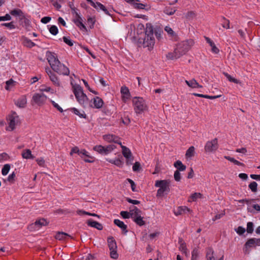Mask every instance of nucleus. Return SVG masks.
Segmentation results:
<instances>
[{
	"label": "nucleus",
	"instance_id": "a211bd4d",
	"mask_svg": "<svg viewBox=\"0 0 260 260\" xmlns=\"http://www.w3.org/2000/svg\"><path fill=\"white\" fill-rule=\"evenodd\" d=\"M87 224L88 226L94 228L99 230H102L103 228V225L95 221H93L91 219H89L87 221Z\"/></svg>",
	"mask_w": 260,
	"mask_h": 260
},
{
	"label": "nucleus",
	"instance_id": "7c9ffc66",
	"mask_svg": "<svg viewBox=\"0 0 260 260\" xmlns=\"http://www.w3.org/2000/svg\"><path fill=\"white\" fill-rule=\"evenodd\" d=\"M71 111L73 112L75 114L79 116L80 118H86L87 116L83 111V113H81L77 109L75 108H72L71 109Z\"/></svg>",
	"mask_w": 260,
	"mask_h": 260
},
{
	"label": "nucleus",
	"instance_id": "69168bd1",
	"mask_svg": "<svg viewBox=\"0 0 260 260\" xmlns=\"http://www.w3.org/2000/svg\"><path fill=\"white\" fill-rule=\"evenodd\" d=\"M16 176L15 173L14 172H13L12 174L9 175L7 180L10 182L13 183L14 181V178Z\"/></svg>",
	"mask_w": 260,
	"mask_h": 260
},
{
	"label": "nucleus",
	"instance_id": "7ed1b4c3",
	"mask_svg": "<svg viewBox=\"0 0 260 260\" xmlns=\"http://www.w3.org/2000/svg\"><path fill=\"white\" fill-rule=\"evenodd\" d=\"M145 37L143 39V45L144 47H148L149 50H151L155 44V39L153 37L154 30L151 23H147L145 28Z\"/></svg>",
	"mask_w": 260,
	"mask_h": 260
},
{
	"label": "nucleus",
	"instance_id": "6ab92c4d",
	"mask_svg": "<svg viewBox=\"0 0 260 260\" xmlns=\"http://www.w3.org/2000/svg\"><path fill=\"white\" fill-rule=\"evenodd\" d=\"M27 103V100L25 96H22L15 101V104L19 108H24Z\"/></svg>",
	"mask_w": 260,
	"mask_h": 260
},
{
	"label": "nucleus",
	"instance_id": "20e7f679",
	"mask_svg": "<svg viewBox=\"0 0 260 260\" xmlns=\"http://www.w3.org/2000/svg\"><path fill=\"white\" fill-rule=\"evenodd\" d=\"M72 85L73 91L78 102L83 107L85 108L88 104V98L83 92L82 87L79 84Z\"/></svg>",
	"mask_w": 260,
	"mask_h": 260
},
{
	"label": "nucleus",
	"instance_id": "4d7b16f0",
	"mask_svg": "<svg viewBox=\"0 0 260 260\" xmlns=\"http://www.w3.org/2000/svg\"><path fill=\"white\" fill-rule=\"evenodd\" d=\"M141 165L139 162H136L133 166V170L134 172H138L141 169Z\"/></svg>",
	"mask_w": 260,
	"mask_h": 260
},
{
	"label": "nucleus",
	"instance_id": "4c0bfd02",
	"mask_svg": "<svg viewBox=\"0 0 260 260\" xmlns=\"http://www.w3.org/2000/svg\"><path fill=\"white\" fill-rule=\"evenodd\" d=\"M176 11V9H174L171 7H166L164 9V12L168 15H172L175 13Z\"/></svg>",
	"mask_w": 260,
	"mask_h": 260
},
{
	"label": "nucleus",
	"instance_id": "e433bc0d",
	"mask_svg": "<svg viewBox=\"0 0 260 260\" xmlns=\"http://www.w3.org/2000/svg\"><path fill=\"white\" fill-rule=\"evenodd\" d=\"M214 251L212 248H208L206 254L207 260H215L213 256Z\"/></svg>",
	"mask_w": 260,
	"mask_h": 260
},
{
	"label": "nucleus",
	"instance_id": "338daca9",
	"mask_svg": "<svg viewBox=\"0 0 260 260\" xmlns=\"http://www.w3.org/2000/svg\"><path fill=\"white\" fill-rule=\"evenodd\" d=\"M165 31H166L168 34L172 36H174L175 33L174 31L173 30V29L169 26H166L165 28Z\"/></svg>",
	"mask_w": 260,
	"mask_h": 260
},
{
	"label": "nucleus",
	"instance_id": "774afa93",
	"mask_svg": "<svg viewBox=\"0 0 260 260\" xmlns=\"http://www.w3.org/2000/svg\"><path fill=\"white\" fill-rule=\"evenodd\" d=\"M198 250L193 249L192 251L191 260H197L198 257Z\"/></svg>",
	"mask_w": 260,
	"mask_h": 260
},
{
	"label": "nucleus",
	"instance_id": "58836bf2",
	"mask_svg": "<svg viewBox=\"0 0 260 260\" xmlns=\"http://www.w3.org/2000/svg\"><path fill=\"white\" fill-rule=\"evenodd\" d=\"M185 83L189 87L193 88H196V85H197V82L194 79H192L189 81L185 80Z\"/></svg>",
	"mask_w": 260,
	"mask_h": 260
},
{
	"label": "nucleus",
	"instance_id": "c03bdc74",
	"mask_svg": "<svg viewBox=\"0 0 260 260\" xmlns=\"http://www.w3.org/2000/svg\"><path fill=\"white\" fill-rule=\"evenodd\" d=\"M10 169V165L9 164L5 165L2 169V174L4 176L7 175Z\"/></svg>",
	"mask_w": 260,
	"mask_h": 260
},
{
	"label": "nucleus",
	"instance_id": "a18cd8bd",
	"mask_svg": "<svg viewBox=\"0 0 260 260\" xmlns=\"http://www.w3.org/2000/svg\"><path fill=\"white\" fill-rule=\"evenodd\" d=\"M247 232L251 234L253 232V223L252 222H248L247 223Z\"/></svg>",
	"mask_w": 260,
	"mask_h": 260
},
{
	"label": "nucleus",
	"instance_id": "f8f14e48",
	"mask_svg": "<svg viewBox=\"0 0 260 260\" xmlns=\"http://www.w3.org/2000/svg\"><path fill=\"white\" fill-rule=\"evenodd\" d=\"M104 104L103 100L99 96H95L90 101L89 106L96 109H100L102 107Z\"/></svg>",
	"mask_w": 260,
	"mask_h": 260
},
{
	"label": "nucleus",
	"instance_id": "3c124183",
	"mask_svg": "<svg viewBox=\"0 0 260 260\" xmlns=\"http://www.w3.org/2000/svg\"><path fill=\"white\" fill-rule=\"evenodd\" d=\"M80 152L81 153H80V154L79 155L80 156V157L82 158H84V156H86L89 158H92V157H91L90 156H89L88 155V153L87 151H86L85 149H81L80 150Z\"/></svg>",
	"mask_w": 260,
	"mask_h": 260
},
{
	"label": "nucleus",
	"instance_id": "09e8293b",
	"mask_svg": "<svg viewBox=\"0 0 260 260\" xmlns=\"http://www.w3.org/2000/svg\"><path fill=\"white\" fill-rule=\"evenodd\" d=\"M1 25V26H6L10 29H14L16 28L15 26L14 25V23L13 21L9 22V23H2Z\"/></svg>",
	"mask_w": 260,
	"mask_h": 260
},
{
	"label": "nucleus",
	"instance_id": "8fccbe9b",
	"mask_svg": "<svg viewBox=\"0 0 260 260\" xmlns=\"http://www.w3.org/2000/svg\"><path fill=\"white\" fill-rule=\"evenodd\" d=\"M62 39L63 42L69 46H72L73 45L74 41L71 40L69 38L64 36L63 37Z\"/></svg>",
	"mask_w": 260,
	"mask_h": 260
},
{
	"label": "nucleus",
	"instance_id": "c756f323",
	"mask_svg": "<svg viewBox=\"0 0 260 260\" xmlns=\"http://www.w3.org/2000/svg\"><path fill=\"white\" fill-rule=\"evenodd\" d=\"M223 74L225 76V77L227 78V79L230 82H234L236 84H241V83L239 80L233 78L230 75H229L228 73H227L226 72H223Z\"/></svg>",
	"mask_w": 260,
	"mask_h": 260
},
{
	"label": "nucleus",
	"instance_id": "9d476101",
	"mask_svg": "<svg viewBox=\"0 0 260 260\" xmlns=\"http://www.w3.org/2000/svg\"><path fill=\"white\" fill-rule=\"evenodd\" d=\"M218 148V141L215 138L208 141L205 146V151L206 152H212L215 151Z\"/></svg>",
	"mask_w": 260,
	"mask_h": 260
},
{
	"label": "nucleus",
	"instance_id": "dca6fc26",
	"mask_svg": "<svg viewBox=\"0 0 260 260\" xmlns=\"http://www.w3.org/2000/svg\"><path fill=\"white\" fill-rule=\"evenodd\" d=\"M120 92L122 94V99L123 101L126 102L127 100L129 99L131 94L128 88L126 86H122L121 87Z\"/></svg>",
	"mask_w": 260,
	"mask_h": 260
},
{
	"label": "nucleus",
	"instance_id": "f03ea898",
	"mask_svg": "<svg viewBox=\"0 0 260 260\" xmlns=\"http://www.w3.org/2000/svg\"><path fill=\"white\" fill-rule=\"evenodd\" d=\"M46 57L51 69L54 72L59 75H68L69 74V68L60 62L55 53L47 51Z\"/></svg>",
	"mask_w": 260,
	"mask_h": 260
},
{
	"label": "nucleus",
	"instance_id": "603ef678",
	"mask_svg": "<svg viewBox=\"0 0 260 260\" xmlns=\"http://www.w3.org/2000/svg\"><path fill=\"white\" fill-rule=\"evenodd\" d=\"M138 2H135L133 5L134 7L138 9H144L145 6V5L141 3H138Z\"/></svg>",
	"mask_w": 260,
	"mask_h": 260
},
{
	"label": "nucleus",
	"instance_id": "bb28decb",
	"mask_svg": "<svg viewBox=\"0 0 260 260\" xmlns=\"http://www.w3.org/2000/svg\"><path fill=\"white\" fill-rule=\"evenodd\" d=\"M141 215V214L133 218L134 221L139 226H142L145 224V221L143 220V217H142Z\"/></svg>",
	"mask_w": 260,
	"mask_h": 260
},
{
	"label": "nucleus",
	"instance_id": "473e14b6",
	"mask_svg": "<svg viewBox=\"0 0 260 260\" xmlns=\"http://www.w3.org/2000/svg\"><path fill=\"white\" fill-rule=\"evenodd\" d=\"M194 152V147L193 146H190L186 152V157L190 158L193 156Z\"/></svg>",
	"mask_w": 260,
	"mask_h": 260
},
{
	"label": "nucleus",
	"instance_id": "393cba45",
	"mask_svg": "<svg viewBox=\"0 0 260 260\" xmlns=\"http://www.w3.org/2000/svg\"><path fill=\"white\" fill-rule=\"evenodd\" d=\"M174 166L177 169V171H184L186 168V166L184 165L180 160L176 161L174 163Z\"/></svg>",
	"mask_w": 260,
	"mask_h": 260
},
{
	"label": "nucleus",
	"instance_id": "ea45409f",
	"mask_svg": "<svg viewBox=\"0 0 260 260\" xmlns=\"http://www.w3.org/2000/svg\"><path fill=\"white\" fill-rule=\"evenodd\" d=\"M107 160L109 162L114 164L115 165H116L118 167H121L123 165V162L119 159H117L115 160L110 159V160Z\"/></svg>",
	"mask_w": 260,
	"mask_h": 260
},
{
	"label": "nucleus",
	"instance_id": "de8ad7c7",
	"mask_svg": "<svg viewBox=\"0 0 260 260\" xmlns=\"http://www.w3.org/2000/svg\"><path fill=\"white\" fill-rule=\"evenodd\" d=\"M50 32L53 35H56L58 32V28L55 25H52L49 28Z\"/></svg>",
	"mask_w": 260,
	"mask_h": 260
},
{
	"label": "nucleus",
	"instance_id": "39448f33",
	"mask_svg": "<svg viewBox=\"0 0 260 260\" xmlns=\"http://www.w3.org/2000/svg\"><path fill=\"white\" fill-rule=\"evenodd\" d=\"M170 181L169 180H157L155 183V186L159 187L157 191L156 197H159L164 196V193L167 194L170 190Z\"/></svg>",
	"mask_w": 260,
	"mask_h": 260
},
{
	"label": "nucleus",
	"instance_id": "72a5a7b5",
	"mask_svg": "<svg viewBox=\"0 0 260 260\" xmlns=\"http://www.w3.org/2000/svg\"><path fill=\"white\" fill-rule=\"evenodd\" d=\"M224 158L232 162H233L235 165H238V166H244V164L243 163H242L238 160L235 159V158L231 157L229 156H225Z\"/></svg>",
	"mask_w": 260,
	"mask_h": 260
},
{
	"label": "nucleus",
	"instance_id": "79ce46f5",
	"mask_svg": "<svg viewBox=\"0 0 260 260\" xmlns=\"http://www.w3.org/2000/svg\"><path fill=\"white\" fill-rule=\"evenodd\" d=\"M116 138V136L111 134H108L103 136L104 140L109 142H112V140H113V138Z\"/></svg>",
	"mask_w": 260,
	"mask_h": 260
},
{
	"label": "nucleus",
	"instance_id": "5fc2aeb1",
	"mask_svg": "<svg viewBox=\"0 0 260 260\" xmlns=\"http://www.w3.org/2000/svg\"><path fill=\"white\" fill-rule=\"evenodd\" d=\"M235 231L239 235H242L245 232L246 230L244 228L241 226H239L237 229H235Z\"/></svg>",
	"mask_w": 260,
	"mask_h": 260
},
{
	"label": "nucleus",
	"instance_id": "f3484780",
	"mask_svg": "<svg viewBox=\"0 0 260 260\" xmlns=\"http://www.w3.org/2000/svg\"><path fill=\"white\" fill-rule=\"evenodd\" d=\"M256 238H251L247 240L244 245V251L245 253H249L248 248L255 245Z\"/></svg>",
	"mask_w": 260,
	"mask_h": 260
},
{
	"label": "nucleus",
	"instance_id": "0eeeda50",
	"mask_svg": "<svg viewBox=\"0 0 260 260\" xmlns=\"http://www.w3.org/2000/svg\"><path fill=\"white\" fill-rule=\"evenodd\" d=\"M108 247L110 250V256L114 259L118 257V254L117 252L116 242L113 237H108L107 239Z\"/></svg>",
	"mask_w": 260,
	"mask_h": 260
},
{
	"label": "nucleus",
	"instance_id": "f257e3e1",
	"mask_svg": "<svg viewBox=\"0 0 260 260\" xmlns=\"http://www.w3.org/2000/svg\"><path fill=\"white\" fill-rule=\"evenodd\" d=\"M194 44L193 40L191 39L182 41L178 43L173 52H169L166 55V57L168 59H177L185 54Z\"/></svg>",
	"mask_w": 260,
	"mask_h": 260
},
{
	"label": "nucleus",
	"instance_id": "2eb2a0df",
	"mask_svg": "<svg viewBox=\"0 0 260 260\" xmlns=\"http://www.w3.org/2000/svg\"><path fill=\"white\" fill-rule=\"evenodd\" d=\"M18 20L20 24L26 29H28L30 27V21L26 18L24 14L18 18Z\"/></svg>",
	"mask_w": 260,
	"mask_h": 260
},
{
	"label": "nucleus",
	"instance_id": "cd10ccee",
	"mask_svg": "<svg viewBox=\"0 0 260 260\" xmlns=\"http://www.w3.org/2000/svg\"><path fill=\"white\" fill-rule=\"evenodd\" d=\"M23 44L24 46L28 47V48H32V47L35 46L36 44L32 42L30 40L28 39L27 38H24L23 40Z\"/></svg>",
	"mask_w": 260,
	"mask_h": 260
},
{
	"label": "nucleus",
	"instance_id": "e2e57ef3",
	"mask_svg": "<svg viewBox=\"0 0 260 260\" xmlns=\"http://www.w3.org/2000/svg\"><path fill=\"white\" fill-rule=\"evenodd\" d=\"M202 197V194L200 193L195 192L191 194L190 198L192 201H196L198 198H200Z\"/></svg>",
	"mask_w": 260,
	"mask_h": 260
},
{
	"label": "nucleus",
	"instance_id": "4be33fe9",
	"mask_svg": "<svg viewBox=\"0 0 260 260\" xmlns=\"http://www.w3.org/2000/svg\"><path fill=\"white\" fill-rule=\"evenodd\" d=\"M114 223L120 228L124 234H126L127 233V225L125 224L123 221L116 219H114Z\"/></svg>",
	"mask_w": 260,
	"mask_h": 260
},
{
	"label": "nucleus",
	"instance_id": "b1692460",
	"mask_svg": "<svg viewBox=\"0 0 260 260\" xmlns=\"http://www.w3.org/2000/svg\"><path fill=\"white\" fill-rule=\"evenodd\" d=\"M34 223L38 230L40 229L42 226H45L48 224V222H47L44 218H42L36 220Z\"/></svg>",
	"mask_w": 260,
	"mask_h": 260
},
{
	"label": "nucleus",
	"instance_id": "c85d7f7f",
	"mask_svg": "<svg viewBox=\"0 0 260 260\" xmlns=\"http://www.w3.org/2000/svg\"><path fill=\"white\" fill-rule=\"evenodd\" d=\"M49 77L50 80L53 82V83L55 85H56L57 86H60V82H59L57 77L54 73L52 74Z\"/></svg>",
	"mask_w": 260,
	"mask_h": 260
},
{
	"label": "nucleus",
	"instance_id": "412c9836",
	"mask_svg": "<svg viewBox=\"0 0 260 260\" xmlns=\"http://www.w3.org/2000/svg\"><path fill=\"white\" fill-rule=\"evenodd\" d=\"M129 209L131 217L132 218L140 215L142 213V211L136 206H132L129 208Z\"/></svg>",
	"mask_w": 260,
	"mask_h": 260
},
{
	"label": "nucleus",
	"instance_id": "864d4df0",
	"mask_svg": "<svg viewBox=\"0 0 260 260\" xmlns=\"http://www.w3.org/2000/svg\"><path fill=\"white\" fill-rule=\"evenodd\" d=\"M154 32L156 38L159 40L161 38V34L163 32L162 30L160 29H155Z\"/></svg>",
	"mask_w": 260,
	"mask_h": 260
},
{
	"label": "nucleus",
	"instance_id": "a878e982",
	"mask_svg": "<svg viewBox=\"0 0 260 260\" xmlns=\"http://www.w3.org/2000/svg\"><path fill=\"white\" fill-rule=\"evenodd\" d=\"M179 243L180 244V246L179 247V250L182 252L183 253L186 254L187 253V248L186 246V244L183 242V240L182 238H179Z\"/></svg>",
	"mask_w": 260,
	"mask_h": 260
},
{
	"label": "nucleus",
	"instance_id": "f704fd0d",
	"mask_svg": "<svg viewBox=\"0 0 260 260\" xmlns=\"http://www.w3.org/2000/svg\"><path fill=\"white\" fill-rule=\"evenodd\" d=\"M10 14L14 16H18L19 17V18L24 13H23V12H22V11L21 10L18 9H14V10H12L10 12Z\"/></svg>",
	"mask_w": 260,
	"mask_h": 260
},
{
	"label": "nucleus",
	"instance_id": "680f3d73",
	"mask_svg": "<svg viewBox=\"0 0 260 260\" xmlns=\"http://www.w3.org/2000/svg\"><path fill=\"white\" fill-rule=\"evenodd\" d=\"M80 150H79V149L78 147H77V146L74 147L71 149L70 154L72 155H73V153H77L79 155L80 153H81Z\"/></svg>",
	"mask_w": 260,
	"mask_h": 260
},
{
	"label": "nucleus",
	"instance_id": "9b49d317",
	"mask_svg": "<svg viewBox=\"0 0 260 260\" xmlns=\"http://www.w3.org/2000/svg\"><path fill=\"white\" fill-rule=\"evenodd\" d=\"M19 117L16 112H12V114L9 116V125L11 131L15 128V125L18 123Z\"/></svg>",
	"mask_w": 260,
	"mask_h": 260
},
{
	"label": "nucleus",
	"instance_id": "37998d69",
	"mask_svg": "<svg viewBox=\"0 0 260 260\" xmlns=\"http://www.w3.org/2000/svg\"><path fill=\"white\" fill-rule=\"evenodd\" d=\"M77 212L78 214H82L88 215H90V216H92L98 217V218L100 217V216L96 214L91 213H89V212H88L82 210H79L77 211Z\"/></svg>",
	"mask_w": 260,
	"mask_h": 260
},
{
	"label": "nucleus",
	"instance_id": "1a4fd4ad",
	"mask_svg": "<svg viewBox=\"0 0 260 260\" xmlns=\"http://www.w3.org/2000/svg\"><path fill=\"white\" fill-rule=\"evenodd\" d=\"M46 100L47 96L44 94L42 93H35L32 96L31 104L33 105L35 104L38 106H41L45 103Z\"/></svg>",
	"mask_w": 260,
	"mask_h": 260
},
{
	"label": "nucleus",
	"instance_id": "423d86ee",
	"mask_svg": "<svg viewBox=\"0 0 260 260\" xmlns=\"http://www.w3.org/2000/svg\"><path fill=\"white\" fill-rule=\"evenodd\" d=\"M134 109L135 112L141 114L147 109V105L142 98L135 96L133 99Z\"/></svg>",
	"mask_w": 260,
	"mask_h": 260
},
{
	"label": "nucleus",
	"instance_id": "052dcab7",
	"mask_svg": "<svg viewBox=\"0 0 260 260\" xmlns=\"http://www.w3.org/2000/svg\"><path fill=\"white\" fill-rule=\"evenodd\" d=\"M174 179L176 181H180L181 180V174L179 171H176L174 175Z\"/></svg>",
	"mask_w": 260,
	"mask_h": 260
},
{
	"label": "nucleus",
	"instance_id": "6e6552de",
	"mask_svg": "<svg viewBox=\"0 0 260 260\" xmlns=\"http://www.w3.org/2000/svg\"><path fill=\"white\" fill-rule=\"evenodd\" d=\"M115 148L116 146L113 144L109 145L106 147H104L102 145H96L93 147V150L101 154L106 155L111 152Z\"/></svg>",
	"mask_w": 260,
	"mask_h": 260
},
{
	"label": "nucleus",
	"instance_id": "49530a36",
	"mask_svg": "<svg viewBox=\"0 0 260 260\" xmlns=\"http://www.w3.org/2000/svg\"><path fill=\"white\" fill-rule=\"evenodd\" d=\"M71 212L69 209H58L54 211V213L56 214H67L70 213Z\"/></svg>",
	"mask_w": 260,
	"mask_h": 260
},
{
	"label": "nucleus",
	"instance_id": "0e129e2a",
	"mask_svg": "<svg viewBox=\"0 0 260 260\" xmlns=\"http://www.w3.org/2000/svg\"><path fill=\"white\" fill-rule=\"evenodd\" d=\"M93 7L95 9H96L97 10H102L105 7V6L103 4H101L99 2L95 3V5H94V6H93Z\"/></svg>",
	"mask_w": 260,
	"mask_h": 260
},
{
	"label": "nucleus",
	"instance_id": "bf43d9fd",
	"mask_svg": "<svg viewBox=\"0 0 260 260\" xmlns=\"http://www.w3.org/2000/svg\"><path fill=\"white\" fill-rule=\"evenodd\" d=\"M121 216L125 219L129 218L131 217L130 211L128 212L127 211H121L120 212Z\"/></svg>",
	"mask_w": 260,
	"mask_h": 260
},
{
	"label": "nucleus",
	"instance_id": "13d9d810",
	"mask_svg": "<svg viewBox=\"0 0 260 260\" xmlns=\"http://www.w3.org/2000/svg\"><path fill=\"white\" fill-rule=\"evenodd\" d=\"M223 19L224 20V22L222 24V26L223 27L225 28L226 29L230 28V21L229 20L226 19L225 17H223Z\"/></svg>",
	"mask_w": 260,
	"mask_h": 260
},
{
	"label": "nucleus",
	"instance_id": "6e6d98bb",
	"mask_svg": "<svg viewBox=\"0 0 260 260\" xmlns=\"http://www.w3.org/2000/svg\"><path fill=\"white\" fill-rule=\"evenodd\" d=\"M95 21L94 19L93 18L89 17L87 18V23L89 25L90 28H93Z\"/></svg>",
	"mask_w": 260,
	"mask_h": 260
},
{
	"label": "nucleus",
	"instance_id": "5701e85b",
	"mask_svg": "<svg viewBox=\"0 0 260 260\" xmlns=\"http://www.w3.org/2000/svg\"><path fill=\"white\" fill-rule=\"evenodd\" d=\"M205 39L207 41V42L208 43H209L210 45V46L212 48V51L215 53V54H217L219 53V49L216 47V46H215L214 43L208 37H205Z\"/></svg>",
	"mask_w": 260,
	"mask_h": 260
},
{
	"label": "nucleus",
	"instance_id": "aec40b11",
	"mask_svg": "<svg viewBox=\"0 0 260 260\" xmlns=\"http://www.w3.org/2000/svg\"><path fill=\"white\" fill-rule=\"evenodd\" d=\"M190 211V209H189L186 206H179L177 207L176 210H175L174 214L176 215H179L187 212H189Z\"/></svg>",
	"mask_w": 260,
	"mask_h": 260
},
{
	"label": "nucleus",
	"instance_id": "2f4dec72",
	"mask_svg": "<svg viewBox=\"0 0 260 260\" xmlns=\"http://www.w3.org/2000/svg\"><path fill=\"white\" fill-rule=\"evenodd\" d=\"M22 156L23 158L25 159H33L34 158L29 149H26L25 152L22 153Z\"/></svg>",
	"mask_w": 260,
	"mask_h": 260
},
{
	"label": "nucleus",
	"instance_id": "ddd939ff",
	"mask_svg": "<svg viewBox=\"0 0 260 260\" xmlns=\"http://www.w3.org/2000/svg\"><path fill=\"white\" fill-rule=\"evenodd\" d=\"M121 147L122 148L123 155L127 159V165H131L132 161L133 160V158H132V156L131 150H129V148L123 145H121Z\"/></svg>",
	"mask_w": 260,
	"mask_h": 260
},
{
	"label": "nucleus",
	"instance_id": "c9c22d12",
	"mask_svg": "<svg viewBox=\"0 0 260 260\" xmlns=\"http://www.w3.org/2000/svg\"><path fill=\"white\" fill-rule=\"evenodd\" d=\"M66 236H69L68 234L64 232H58L55 237L56 239L59 240H62L64 239Z\"/></svg>",
	"mask_w": 260,
	"mask_h": 260
},
{
	"label": "nucleus",
	"instance_id": "4468645a",
	"mask_svg": "<svg viewBox=\"0 0 260 260\" xmlns=\"http://www.w3.org/2000/svg\"><path fill=\"white\" fill-rule=\"evenodd\" d=\"M74 23L82 30L87 31V28L83 24V20L78 13H76V16L73 19Z\"/></svg>",
	"mask_w": 260,
	"mask_h": 260
},
{
	"label": "nucleus",
	"instance_id": "a19ab883",
	"mask_svg": "<svg viewBox=\"0 0 260 260\" xmlns=\"http://www.w3.org/2000/svg\"><path fill=\"white\" fill-rule=\"evenodd\" d=\"M249 187L253 192H255L257 190V184L256 182L253 181L249 184Z\"/></svg>",
	"mask_w": 260,
	"mask_h": 260
}]
</instances>
